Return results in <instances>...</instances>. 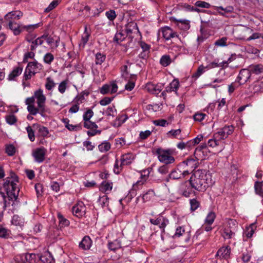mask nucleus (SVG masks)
Segmentation results:
<instances>
[{"label": "nucleus", "mask_w": 263, "mask_h": 263, "mask_svg": "<svg viewBox=\"0 0 263 263\" xmlns=\"http://www.w3.org/2000/svg\"><path fill=\"white\" fill-rule=\"evenodd\" d=\"M138 44L140 47L142 49V51H146L150 52V50L151 48V46L150 45L146 43L145 42L143 41H140L138 42Z\"/></svg>", "instance_id": "nucleus-62"}, {"label": "nucleus", "mask_w": 263, "mask_h": 263, "mask_svg": "<svg viewBox=\"0 0 263 263\" xmlns=\"http://www.w3.org/2000/svg\"><path fill=\"white\" fill-rule=\"evenodd\" d=\"M152 170V168L148 167L146 169L142 170L140 171L139 173L140 174V180H138L135 183H134L133 185V189L130 191V195L129 194L127 195L128 198V202L131 201L133 196L132 195V193L134 191H136L137 189H139L138 186L143 185L147 180L148 177H149V174Z\"/></svg>", "instance_id": "nucleus-5"}, {"label": "nucleus", "mask_w": 263, "mask_h": 263, "mask_svg": "<svg viewBox=\"0 0 263 263\" xmlns=\"http://www.w3.org/2000/svg\"><path fill=\"white\" fill-rule=\"evenodd\" d=\"M106 59V55L101 52H98L95 55V63L97 65H101Z\"/></svg>", "instance_id": "nucleus-45"}, {"label": "nucleus", "mask_w": 263, "mask_h": 263, "mask_svg": "<svg viewBox=\"0 0 263 263\" xmlns=\"http://www.w3.org/2000/svg\"><path fill=\"white\" fill-rule=\"evenodd\" d=\"M205 69H206L205 66H204L203 65H200L197 71L192 74V78L194 79V80H196L205 72Z\"/></svg>", "instance_id": "nucleus-47"}, {"label": "nucleus", "mask_w": 263, "mask_h": 263, "mask_svg": "<svg viewBox=\"0 0 263 263\" xmlns=\"http://www.w3.org/2000/svg\"><path fill=\"white\" fill-rule=\"evenodd\" d=\"M149 222L152 224L159 226L162 232H164L165 227L169 223L168 219L162 214H159L154 218H150Z\"/></svg>", "instance_id": "nucleus-7"}, {"label": "nucleus", "mask_w": 263, "mask_h": 263, "mask_svg": "<svg viewBox=\"0 0 263 263\" xmlns=\"http://www.w3.org/2000/svg\"><path fill=\"white\" fill-rule=\"evenodd\" d=\"M98 202L103 208L105 206H108L109 204V198L106 195H104L99 197Z\"/></svg>", "instance_id": "nucleus-48"}, {"label": "nucleus", "mask_w": 263, "mask_h": 263, "mask_svg": "<svg viewBox=\"0 0 263 263\" xmlns=\"http://www.w3.org/2000/svg\"><path fill=\"white\" fill-rule=\"evenodd\" d=\"M252 29L249 27L245 28L243 30V32L244 33L245 35L240 37V39L247 41L260 38H261L263 40V33L258 32L252 33Z\"/></svg>", "instance_id": "nucleus-12"}, {"label": "nucleus", "mask_w": 263, "mask_h": 263, "mask_svg": "<svg viewBox=\"0 0 263 263\" xmlns=\"http://www.w3.org/2000/svg\"><path fill=\"white\" fill-rule=\"evenodd\" d=\"M34 102L35 99L33 96L31 97L27 98L25 100V103L27 105V110L32 115H36L37 114H40V111L38 107H35Z\"/></svg>", "instance_id": "nucleus-17"}, {"label": "nucleus", "mask_w": 263, "mask_h": 263, "mask_svg": "<svg viewBox=\"0 0 263 263\" xmlns=\"http://www.w3.org/2000/svg\"><path fill=\"white\" fill-rule=\"evenodd\" d=\"M18 182V177L12 171L10 172L9 176L5 179L3 187L6 192L7 196L3 194L4 210L6 207L10 206L11 202L14 203V201L17 199L20 192V188L17 185Z\"/></svg>", "instance_id": "nucleus-1"}, {"label": "nucleus", "mask_w": 263, "mask_h": 263, "mask_svg": "<svg viewBox=\"0 0 263 263\" xmlns=\"http://www.w3.org/2000/svg\"><path fill=\"white\" fill-rule=\"evenodd\" d=\"M251 74L249 69H242L240 70L235 82L239 83V85L245 84L251 78Z\"/></svg>", "instance_id": "nucleus-15"}, {"label": "nucleus", "mask_w": 263, "mask_h": 263, "mask_svg": "<svg viewBox=\"0 0 263 263\" xmlns=\"http://www.w3.org/2000/svg\"><path fill=\"white\" fill-rule=\"evenodd\" d=\"M254 233V230L253 229V225L251 224L249 227L246 228L244 235L247 238H250L252 236Z\"/></svg>", "instance_id": "nucleus-60"}, {"label": "nucleus", "mask_w": 263, "mask_h": 263, "mask_svg": "<svg viewBox=\"0 0 263 263\" xmlns=\"http://www.w3.org/2000/svg\"><path fill=\"white\" fill-rule=\"evenodd\" d=\"M35 73H36V72L31 70V69H29L27 70V67H26L25 72L24 73L23 79V85H25L24 81L30 79L32 76L35 75Z\"/></svg>", "instance_id": "nucleus-49"}, {"label": "nucleus", "mask_w": 263, "mask_h": 263, "mask_svg": "<svg viewBox=\"0 0 263 263\" xmlns=\"http://www.w3.org/2000/svg\"><path fill=\"white\" fill-rule=\"evenodd\" d=\"M169 85L174 89L175 93L176 95H178L177 90L179 87V81L177 79H174Z\"/></svg>", "instance_id": "nucleus-63"}, {"label": "nucleus", "mask_w": 263, "mask_h": 263, "mask_svg": "<svg viewBox=\"0 0 263 263\" xmlns=\"http://www.w3.org/2000/svg\"><path fill=\"white\" fill-rule=\"evenodd\" d=\"M216 10L218 13L221 15H224V13H231L234 11V8L232 6H229L226 8H223L222 6L216 7Z\"/></svg>", "instance_id": "nucleus-41"}, {"label": "nucleus", "mask_w": 263, "mask_h": 263, "mask_svg": "<svg viewBox=\"0 0 263 263\" xmlns=\"http://www.w3.org/2000/svg\"><path fill=\"white\" fill-rule=\"evenodd\" d=\"M123 167V165H121V163L119 165V160L116 159L114 166V172L117 175L119 174L122 171Z\"/></svg>", "instance_id": "nucleus-57"}, {"label": "nucleus", "mask_w": 263, "mask_h": 263, "mask_svg": "<svg viewBox=\"0 0 263 263\" xmlns=\"http://www.w3.org/2000/svg\"><path fill=\"white\" fill-rule=\"evenodd\" d=\"M94 112L90 108H87L86 111L83 115V120L84 121H88L93 116Z\"/></svg>", "instance_id": "nucleus-54"}, {"label": "nucleus", "mask_w": 263, "mask_h": 263, "mask_svg": "<svg viewBox=\"0 0 263 263\" xmlns=\"http://www.w3.org/2000/svg\"><path fill=\"white\" fill-rule=\"evenodd\" d=\"M134 159L135 156L132 153H127L122 155L120 158L121 165L125 166L130 165Z\"/></svg>", "instance_id": "nucleus-25"}, {"label": "nucleus", "mask_w": 263, "mask_h": 263, "mask_svg": "<svg viewBox=\"0 0 263 263\" xmlns=\"http://www.w3.org/2000/svg\"><path fill=\"white\" fill-rule=\"evenodd\" d=\"M23 263H37L39 261V255L34 253H26L20 256Z\"/></svg>", "instance_id": "nucleus-22"}, {"label": "nucleus", "mask_w": 263, "mask_h": 263, "mask_svg": "<svg viewBox=\"0 0 263 263\" xmlns=\"http://www.w3.org/2000/svg\"><path fill=\"white\" fill-rule=\"evenodd\" d=\"M172 63V59L170 55L165 54L160 59V64L163 67H167Z\"/></svg>", "instance_id": "nucleus-42"}, {"label": "nucleus", "mask_w": 263, "mask_h": 263, "mask_svg": "<svg viewBox=\"0 0 263 263\" xmlns=\"http://www.w3.org/2000/svg\"><path fill=\"white\" fill-rule=\"evenodd\" d=\"M189 202L190 210L192 212L196 211L200 206V201L198 199L197 197L190 199Z\"/></svg>", "instance_id": "nucleus-39"}, {"label": "nucleus", "mask_w": 263, "mask_h": 263, "mask_svg": "<svg viewBox=\"0 0 263 263\" xmlns=\"http://www.w3.org/2000/svg\"><path fill=\"white\" fill-rule=\"evenodd\" d=\"M7 28L10 29L13 34L16 36L20 35L23 32V25L16 22H9Z\"/></svg>", "instance_id": "nucleus-23"}, {"label": "nucleus", "mask_w": 263, "mask_h": 263, "mask_svg": "<svg viewBox=\"0 0 263 263\" xmlns=\"http://www.w3.org/2000/svg\"><path fill=\"white\" fill-rule=\"evenodd\" d=\"M32 127L37 130V137L43 138L48 137L49 132L47 127L37 123L33 124Z\"/></svg>", "instance_id": "nucleus-24"}, {"label": "nucleus", "mask_w": 263, "mask_h": 263, "mask_svg": "<svg viewBox=\"0 0 263 263\" xmlns=\"http://www.w3.org/2000/svg\"><path fill=\"white\" fill-rule=\"evenodd\" d=\"M33 97L36 99L37 107L40 110V114L42 117H46V112L47 109L46 107V96L43 93V90L40 88L34 92Z\"/></svg>", "instance_id": "nucleus-4"}, {"label": "nucleus", "mask_w": 263, "mask_h": 263, "mask_svg": "<svg viewBox=\"0 0 263 263\" xmlns=\"http://www.w3.org/2000/svg\"><path fill=\"white\" fill-rule=\"evenodd\" d=\"M112 182L103 181L101 183L99 189L101 192L106 193L107 191H110L112 190Z\"/></svg>", "instance_id": "nucleus-37"}, {"label": "nucleus", "mask_w": 263, "mask_h": 263, "mask_svg": "<svg viewBox=\"0 0 263 263\" xmlns=\"http://www.w3.org/2000/svg\"><path fill=\"white\" fill-rule=\"evenodd\" d=\"M10 231L7 229L0 225V237L3 238H8L10 236Z\"/></svg>", "instance_id": "nucleus-56"}, {"label": "nucleus", "mask_w": 263, "mask_h": 263, "mask_svg": "<svg viewBox=\"0 0 263 263\" xmlns=\"http://www.w3.org/2000/svg\"><path fill=\"white\" fill-rule=\"evenodd\" d=\"M235 235V233L229 227L224 228L221 233V236L225 240L232 239Z\"/></svg>", "instance_id": "nucleus-36"}, {"label": "nucleus", "mask_w": 263, "mask_h": 263, "mask_svg": "<svg viewBox=\"0 0 263 263\" xmlns=\"http://www.w3.org/2000/svg\"><path fill=\"white\" fill-rule=\"evenodd\" d=\"M44 62L47 64H50L54 60V55L50 52L45 54L43 58Z\"/></svg>", "instance_id": "nucleus-61"}, {"label": "nucleus", "mask_w": 263, "mask_h": 263, "mask_svg": "<svg viewBox=\"0 0 263 263\" xmlns=\"http://www.w3.org/2000/svg\"><path fill=\"white\" fill-rule=\"evenodd\" d=\"M156 193L154 190L150 189L143 192L141 194L143 203L153 202L156 197Z\"/></svg>", "instance_id": "nucleus-21"}, {"label": "nucleus", "mask_w": 263, "mask_h": 263, "mask_svg": "<svg viewBox=\"0 0 263 263\" xmlns=\"http://www.w3.org/2000/svg\"><path fill=\"white\" fill-rule=\"evenodd\" d=\"M215 218V213L213 211H211L208 214L205 218V223L208 225H211L214 222Z\"/></svg>", "instance_id": "nucleus-50"}, {"label": "nucleus", "mask_w": 263, "mask_h": 263, "mask_svg": "<svg viewBox=\"0 0 263 263\" xmlns=\"http://www.w3.org/2000/svg\"><path fill=\"white\" fill-rule=\"evenodd\" d=\"M43 25V23L42 22H40L39 23L33 24V25H23V32L24 31H26L28 33L32 32L35 29L38 28L39 27L42 26Z\"/></svg>", "instance_id": "nucleus-38"}, {"label": "nucleus", "mask_w": 263, "mask_h": 263, "mask_svg": "<svg viewBox=\"0 0 263 263\" xmlns=\"http://www.w3.org/2000/svg\"><path fill=\"white\" fill-rule=\"evenodd\" d=\"M47 149L43 146L37 147L33 150L32 155L35 162L42 163L45 159Z\"/></svg>", "instance_id": "nucleus-13"}, {"label": "nucleus", "mask_w": 263, "mask_h": 263, "mask_svg": "<svg viewBox=\"0 0 263 263\" xmlns=\"http://www.w3.org/2000/svg\"><path fill=\"white\" fill-rule=\"evenodd\" d=\"M55 85L53 80L50 78L48 77L46 79V82L45 84V88L48 90H51Z\"/></svg>", "instance_id": "nucleus-59"}, {"label": "nucleus", "mask_w": 263, "mask_h": 263, "mask_svg": "<svg viewBox=\"0 0 263 263\" xmlns=\"http://www.w3.org/2000/svg\"><path fill=\"white\" fill-rule=\"evenodd\" d=\"M62 0H53L47 7L44 12L46 13H49L51 10L56 8L58 5L61 2Z\"/></svg>", "instance_id": "nucleus-52"}, {"label": "nucleus", "mask_w": 263, "mask_h": 263, "mask_svg": "<svg viewBox=\"0 0 263 263\" xmlns=\"http://www.w3.org/2000/svg\"><path fill=\"white\" fill-rule=\"evenodd\" d=\"M22 66H18L14 67L11 72L8 75V80L10 81H15V78L22 73Z\"/></svg>", "instance_id": "nucleus-31"}, {"label": "nucleus", "mask_w": 263, "mask_h": 263, "mask_svg": "<svg viewBox=\"0 0 263 263\" xmlns=\"http://www.w3.org/2000/svg\"><path fill=\"white\" fill-rule=\"evenodd\" d=\"M189 182L194 190L199 192H204L213 184L212 176L205 170L195 171L191 174Z\"/></svg>", "instance_id": "nucleus-2"}, {"label": "nucleus", "mask_w": 263, "mask_h": 263, "mask_svg": "<svg viewBox=\"0 0 263 263\" xmlns=\"http://www.w3.org/2000/svg\"><path fill=\"white\" fill-rule=\"evenodd\" d=\"M231 254V248L229 246L221 247L217 252V255L224 259L230 258Z\"/></svg>", "instance_id": "nucleus-28"}, {"label": "nucleus", "mask_w": 263, "mask_h": 263, "mask_svg": "<svg viewBox=\"0 0 263 263\" xmlns=\"http://www.w3.org/2000/svg\"><path fill=\"white\" fill-rule=\"evenodd\" d=\"M235 127L232 125H225L221 128L214 134L215 137H218L219 140H224L229 135H231L234 131Z\"/></svg>", "instance_id": "nucleus-9"}, {"label": "nucleus", "mask_w": 263, "mask_h": 263, "mask_svg": "<svg viewBox=\"0 0 263 263\" xmlns=\"http://www.w3.org/2000/svg\"><path fill=\"white\" fill-rule=\"evenodd\" d=\"M86 211V207L82 201H79L72 208L73 215L79 218L85 216Z\"/></svg>", "instance_id": "nucleus-11"}, {"label": "nucleus", "mask_w": 263, "mask_h": 263, "mask_svg": "<svg viewBox=\"0 0 263 263\" xmlns=\"http://www.w3.org/2000/svg\"><path fill=\"white\" fill-rule=\"evenodd\" d=\"M6 153L8 156H12L16 153V148L13 144L7 145L6 147Z\"/></svg>", "instance_id": "nucleus-58"}, {"label": "nucleus", "mask_w": 263, "mask_h": 263, "mask_svg": "<svg viewBox=\"0 0 263 263\" xmlns=\"http://www.w3.org/2000/svg\"><path fill=\"white\" fill-rule=\"evenodd\" d=\"M127 34L126 35L122 29L118 31L115 34L113 39V41L117 44H120L123 41L126 37Z\"/></svg>", "instance_id": "nucleus-35"}, {"label": "nucleus", "mask_w": 263, "mask_h": 263, "mask_svg": "<svg viewBox=\"0 0 263 263\" xmlns=\"http://www.w3.org/2000/svg\"><path fill=\"white\" fill-rule=\"evenodd\" d=\"M179 164V167L183 168L185 171H187L189 175L190 174H192L194 170L197 167L198 159L190 157Z\"/></svg>", "instance_id": "nucleus-6"}, {"label": "nucleus", "mask_w": 263, "mask_h": 263, "mask_svg": "<svg viewBox=\"0 0 263 263\" xmlns=\"http://www.w3.org/2000/svg\"><path fill=\"white\" fill-rule=\"evenodd\" d=\"M23 12L19 10L12 11L6 14L4 18L8 23L15 22V20H20L23 16Z\"/></svg>", "instance_id": "nucleus-20"}, {"label": "nucleus", "mask_w": 263, "mask_h": 263, "mask_svg": "<svg viewBox=\"0 0 263 263\" xmlns=\"http://www.w3.org/2000/svg\"><path fill=\"white\" fill-rule=\"evenodd\" d=\"M57 217L59 219V227L60 230L69 226L70 221L65 218L61 213H58Z\"/></svg>", "instance_id": "nucleus-34"}, {"label": "nucleus", "mask_w": 263, "mask_h": 263, "mask_svg": "<svg viewBox=\"0 0 263 263\" xmlns=\"http://www.w3.org/2000/svg\"><path fill=\"white\" fill-rule=\"evenodd\" d=\"M32 126L29 125L26 127V130L28 134V138L31 142H33L35 140L34 131L32 129Z\"/></svg>", "instance_id": "nucleus-53"}, {"label": "nucleus", "mask_w": 263, "mask_h": 263, "mask_svg": "<svg viewBox=\"0 0 263 263\" xmlns=\"http://www.w3.org/2000/svg\"><path fill=\"white\" fill-rule=\"evenodd\" d=\"M131 80H129L125 86V89L127 91H132L135 86V83L134 81L136 80L137 76L135 74H131Z\"/></svg>", "instance_id": "nucleus-40"}, {"label": "nucleus", "mask_w": 263, "mask_h": 263, "mask_svg": "<svg viewBox=\"0 0 263 263\" xmlns=\"http://www.w3.org/2000/svg\"><path fill=\"white\" fill-rule=\"evenodd\" d=\"M251 74L258 75L263 73V65L261 64L251 65L248 67Z\"/></svg>", "instance_id": "nucleus-32"}, {"label": "nucleus", "mask_w": 263, "mask_h": 263, "mask_svg": "<svg viewBox=\"0 0 263 263\" xmlns=\"http://www.w3.org/2000/svg\"><path fill=\"white\" fill-rule=\"evenodd\" d=\"M54 260L52 254L48 251L44 252L41 255H39V261L43 263H51Z\"/></svg>", "instance_id": "nucleus-29"}, {"label": "nucleus", "mask_w": 263, "mask_h": 263, "mask_svg": "<svg viewBox=\"0 0 263 263\" xmlns=\"http://www.w3.org/2000/svg\"><path fill=\"white\" fill-rule=\"evenodd\" d=\"M125 32L127 34V35L129 36V37L133 38L131 36V34L134 32L137 33L139 34V35L141 37V33L139 30L137 24L133 21H131L128 22L125 26Z\"/></svg>", "instance_id": "nucleus-16"}, {"label": "nucleus", "mask_w": 263, "mask_h": 263, "mask_svg": "<svg viewBox=\"0 0 263 263\" xmlns=\"http://www.w3.org/2000/svg\"><path fill=\"white\" fill-rule=\"evenodd\" d=\"M92 241L89 236H85L81 242L79 243V247L83 250H89Z\"/></svg>", "instance_id": "nucleus-26"}, {"label": "nucleus", "mask_w": 263, "mask_h": 263, "mask_svg": "<svg viewBox=\"0 0 263 263\" xmlns=\"http://www.w3.org/2000/svg\"><path fill=\"white\" fill-rule=\"evenodd\" d=\"M188 176V172L179 167V164L169 174V177L173 180H178L182 179Z\"/></svg>", "instance_id": "nucleus-10"}, {"label": "nucleus", "mask_w": 263, "mask_h": 263, "mask_svg": "<svg viewBox=\"0 0 263 263\" xmlns=\"http://www.w3.org/2000/svg\"><path fill=\"white\" fill-rule=\"evenodd\" d=\"M83 126L85 128L89 129H97L98 128L97 124L94 122H92L90 120H88V121H84Z\"/></svg>", "instance_id": "nucleus-55"}, {"label": "nucleus", "mask_w": 263, "mask_h": 263, "mask_svg": "<svg viewBox=\"0 0 263 263\" xmlns=\"http://www.w3.org/2000/svg\"><path fill=\"white\" fill-rule=\"evenodd\" d=\"M27 67V70L29 69H31L33 70L39 69L40 70L42 69V65L39 64L36 61L33 62H30L28 63Z\"/></svg>", "instance_id": "nucleus-51"}, {"label": "nucleus", "mask_w": 263, "mask_h": 263, "mask_svg": "<svg viewBox=\"0 0 263 263\" xmlns=\"http://www.w3.org/2000/svg\"><path fill=\"white\" fill-rule=\"evenodd\" d=\"M153 152L154 154L157 156L159 161L165 164H171L174 163L175 159L174 156L177 154L176 149L173 148L163 149L159 147Z\"/></svg>", "instance_id": "nucleus-3"}, {"label": "nucleus", "mask_w": 263, "mask_h": 263, "mask_svg": "<svg viewBox=\"0 0 263 263\" xmlns=\"http://www.w3.org/2000/svg\"><path fill=\"white\" fill-rule=\"evenodd\" d=\"M195 190L191 186L189 183V180H186L180 184L179 187V192L180 194L185 197H189L191 195L194 193V195L196 196L197 193Z\"/></svg>", "instance_id": "nucleus-8"}, {"label": "nucleus", "mask_w": 263, "mask_h": 263, "mask_svg": "<svg viewBox=\"0 0 263 263\" xmlns=\"http://www.w3.org/2000/svg\"><path fill=\"white\" fill-rule=\"evenodd\" d=\"M162 88L161 84H155L152 82L147 83L145 86L147 91L154 95H158L162 90Z\"/></svg>", "instance_id": "nucleus-19"}, {"label": "nucleus", "mask_w": 263, "mask_h": 263, "mask_svg": "<svg viewBox=\"0 0 263 263\" xmlns=\"http://www.w3.org/2000/svg\"><path fill=\"white\" fill-rule=\"evenodd\" d=\"M6 120L8 124L13 125L17 122V118L15 116L11 114L6 116Z\"/></svg>", "instance_id": "nucleus-64"}, {"label": "nucleus", "mask_w": 263, "mask_h": 263, "mask_svg": "<svg viewBox=\"0 0 263 263\" xmlns=\"http://www.w3.org/2000/svg\"><path fill=\"white\" fill-rule=\"evenodd\" d=\"M89 94L90 92L89 90H85L75 97L73 100V102L74 103H78L80 104L85 101L86 99L85 96L88 97Z\"/></svg>", "instance_id": "nucleus-33"}, {"label": "nucleus", "mask_w": 263, "mask_h": 263, "mask_svg": "<svg viewBox=\"0 0 263 263\" xmlns=\"http://www.w3.org/2000/svg\"><path fill=\"white\" fill-rule=\"evenodd\" d=\"M12 224L15 226H21L24 224V219L17 215H14L11 220Z\"/></svg>", "instance_id": "nucleus-44"}, {"label": "nucleus", "mask_w": 263, "mask_h": 263, "mask_svg": "<svg viewBox=\"0 0 263 263\" xmlns=\"http://www.w3.org/2000/svg\"><path fill=\"white\" fill-rule=\"evenodd\" d=\"M162 34L163 37L165 41H169L174 37H179L177 33L168 26L161 27L160 29Z\"/></svg>", "instance_id": "nucleus-14"}, {"label": "nucleus", "mask_w": 263, "mask_h": 263, "mask_svg": "<svg viewBox=\"0 0 263 263\" xmlns=\"http://www.w3.org/2000/svg\"><path fill=\"white\" fill-rule=\"evenodd\" d=\"M185 236V241L188 242L191 238V234L190 231H185L183 226H179L176 229L175 233L173 235V238H178L181 236Z\"/></svg>", "instance_id": "nucleus-18"}, {"label": "nucleus", "mask_w": 263, "mask_h": 263, "mask_svg": "<svg viewBox=\"0 0 263 263\" xmlns=\"http://www.w3.org/2000/svg\"><path fill=\"white\" fill-rule=\"evenodd\" d=\"M254 189L256 194L263 197V181H256L254 184Z\"/></svg>", "instance_id": "nucleus-43"}, {"label": "nucleus", "mask_w": 263, "mask_h": 263, "mask_svg": "<svg viewBox=\"0 0 263 263\" xmlns=\"http://www.w3.org/2000/svg\"><path fill=\"white\" fill-rule=\"evenodd\" d=\"M26 40L29 43H31V45H30V50L34 51L38 45H41L43 44L44 36H41L34 41H32L31 39H29L26 37Z\"/></svg>", "instance_id": "nucleus-30"}, {"label": "nucleus", "mask_w": 263, "mask_h": 263, "mask_svg": "<svg viewBox=\"0 0 263 263\" xmlns=\"http://www.w3.org/2000/svg\"><path fill=\"white\" fill-rule=\"evenodd\" d=\"M111 147L110 143L108 141H104L98 145V148L101 152H106L108 151Z\"/></svg>", "instance_id": "nucleus-46"}, {"label": "nucleus", "mask_w": 263, "mask_h": 263, "mask_svg": "<svg viewBox=\"0 0 263 263\" xmlns=\"http://www.w3.org/2000/svg\"><path fill=\"white\" fill-rule=\"evenodd\" d=\"M171 21L175 23L182 30H187L190 28V21L185 20H177L175 17H172Z\"/></svg>", "instance_id": "nucleus-27"}]
</instances>
